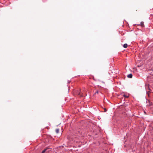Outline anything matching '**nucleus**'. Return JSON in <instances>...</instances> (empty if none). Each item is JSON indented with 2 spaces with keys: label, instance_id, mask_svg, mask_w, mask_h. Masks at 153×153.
<instances>
[{
  "label": "nucleus",
  "instance_id": "1",
  "mask_svg": "<svg viewBox=\"0 0 153 153\" xmlns=\"http://www.w3.org/2000/svg\"><path fill=\"white\" fill-rule=\"evenodd\" d=\"M123 96L126 98H128L129 97V95L128 94H125L123 95Z\"/></svg>",
  "mask_w": 153,
  "mask_h": 153
},
{
  "label": "nucleus",
  "instance_id": "2",
  "mask_svg": "<svg viewBox=\"0 0 153 153\" xmlns=\"http://www.w3.org/2000/svg\"><path fill=\"white\" fill-rule=\"evenodd\" d=\"M77 94L80 97H82L84 96V95L83 94H81V92H78Z\"/></svg>",
  "mask_w": 153,
  "mask_h": 153
},
{
  "label": "nucleus",
  "instance_id": "3",
  "mask_svg": "<svg viewBox=\"0 0 153 153\" xmlns=\"http://www.w3.org/2000/svg\"><path fill=\"white\" fill-rule=\"evenodd\" d=\"M127 77L129 78H131L132 77V75L131 74H130L127 75Z\"/></svg>",
  "mask_w": 153,
  "mask_h": 153
},
{
  "label": "nucleus",
  "instance_id": "4",
  "mask_svg": "<svg viewBox=\"0 0 153 153\" xmlns=\"http://www.w3.org/2000/svg\"><path fill=\"white\" fill-rule=\"evenodd\" d=\"M48 149V148H46V149H45L44 150H43L42 151V152L41 153H45V152L47 151V150Z\"/></svg>",
  "mask_w": 153,
  "mask_h": 153
},
{
  "label": "nucleus",
  "instance_id": "5",
  "mask_svg": "<svg viewBox=\"0 0 153 153\" xmlns=\"http://www.w3.org/2000/svg\"><path fill=\"white\" fill-rule=\"evenodd\" d=\"M128 47V45L126 43L123 45V47L125 48H126Z\"/></svg>",
  "mask_w": 153,
  "mask_h": 153
},
{
  "label": "nucleus",
  "instance_id": "6",
  "mask_svg": "<svg viewBox=\"0 0 153 153\" xmlns=\"http://www.w3.org/2000/svg\"><path fill=\"white\" fill-rule=\"evenodd\" d=\"M56 132L57 133H58L59 132V129H56L55 130Z\"/></svg>",
  "mask_w": 153,
  "mask_h": 153
},
{
  "label": "nucleus",
  "instance_id": "7",
  "mask_svg": "<svg viewBox=\"0 0 153 153\" xmlns=\"http://www.w3.org/2000/svg\"><path fill=\"white\" fill-rule=\"evenodd\" d=\"M140 25L141 26H143V25H144V23H143V22H141V23H140Z\"/></svg>",
  "mask_w": 153,
  "mask_h": 153
},
{
  "label": "nucleus",
  "instance_id": "8",
  "mask_svg": "<svg viewBox=\"0 0 153 153\" xmlns=\"http://www.w3.org/2000/svg\"><path fill=\"white\" fill-rule=\"evenodd\" d=\"M98 91H97L95 93V94H96V93L97 94H98Z\"/></svg>",
  "mask_w": 153,
  "mask_h": 153
},
{
  "label": "nucleus",
  "instance_id": "9",
  "mask_svg": "<svg viewBox=\"0 0 153 153\" xmlns=\"http://www.w3.org/2000/svg\"><path fill=\"white\" fill-rule=\"evenodd\" d=\"M107 111V110H106V109H105V111Z\"/></svg>",
  "mask_w": 153,
  "mask_h": 153
}]
</instances>
